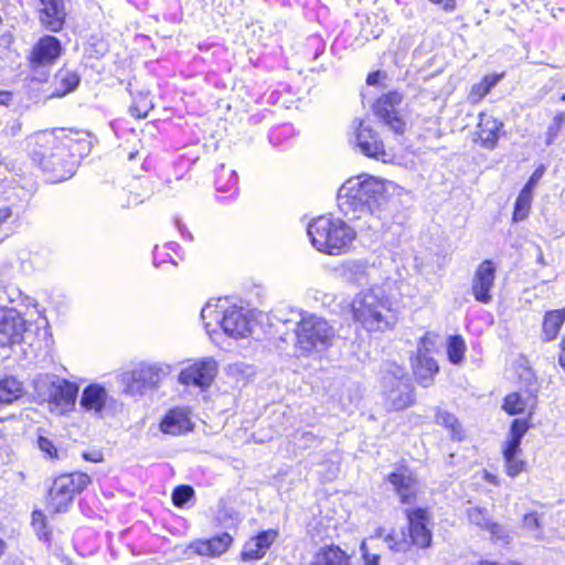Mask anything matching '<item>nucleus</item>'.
<instances>
[{"label": "nucleus", "mask_w": 565, "mask_h": 565, "mask_svg": "<svg viewBox=\"0 0 565 565\" xmlns=\"http://www.w3.org/2000/svg\"><path fill=\"white\" fill-rule=\"evenodd\" d=\"M433 347L434 342L429 338L422 337L417 343L416 353L411 356L415 381L422 387L431 386L436 374L439 372V366L431 355Z\"/></svg>", "instance_id": "nucleus-10"}, {"label": "nucleus", "mask_w": 565, "mask_h": 565, "mask_svg": "<svg viewBox=\"0 0 565 565\" xmlns=\"http://www.w3.org/2000/svg\"><path fill=\"white\" fill-rule=\"evenodd\" d=\"M83 458L86 461L100 462V461H103V454L98 450H94V451H89V452H84Z\"/></svg>", "instance_id": "nucleus-64"}, {"label": "nucleus", "mask_w": 565, "mask_h": 565, "mask_svg": "<svg viewBox=\"0 0 565 565\" xmlns=\"http://www.w3.org/2000/svg\"><path fill=\"white\" fill-rule=\"evenodd\" d=\"M195 161V158L180 154L171 162L160 163L158 178L162 181V185L169 190H173L174 181L189 180L186 177Z\"/></svg>", "instance_id": "nucleus-20"}, {"label": "nucleus", "mask_w": 565, "mask_h": 565, "mask_svg": "<svg viewBox=\"0 0 565 565\" xmlns=\"http://www.w3.org/2000/svg\"><path fill=\"white\" fill-rule=\"evenodd\" d=\"M497 267L490 259L482 260L476 268L471 280V294L476 301L488 305L492 301Z\"/></svg>", "instance_id": "nucleus-15"}, {"label": "nucleus", "mask_w": 565, "mask_h": 565, "mask_svg": "<svg viewBox=\"0 0 565 565\" xmlns=\"http://www.w3.org/2000/svg\"><path fill=\"white\" fill-rule=\"evenodd\" d=\"M337 203L349 221L365 218L370 230L399 222V200L390 194L384 180L370 174L348 179L338 190Z\"/></svg>", "instance_id": "nucleus-1"}, {"label": "nucleus", "mask_w": 565, "mask_h": 565, "mask_svg": "<svg viewBox=\"0 0 565 565\" xmlns=\"http://www.w3.org/2000/svg\"><path fill=\"white\" fill-rule=\"evenodd\" d=\"M365 266L361 263H353L348 266V271L355 275L358 280L365 277Z\"/></svg>", "instance_id": "nucleus-63"}, {"label": "nucleus", "mask_w": 565, "mask_h": 565, "mask_svg": "<svg viewBox=\"0 0 565 565\" xmlns=\"http://www.w3.org/2000/svg\"><path fill=\"white\" fill-rule=\"evenodd\" d=\"M214 319L223 329L224 333L234 338L242 339L250 334L249 320L242 308L233 306L226 310L218 311L216 306L207 302L201 310V319Z\"/></svg>", "instance_id": "nucleus-8"}, {"label": "nucleus", "mask_w": 565, "mask_h": 565, "mask_svg": "<svg viewBox=\"0 0 565 565\" xmlns=\"http://www.w3.org/2000/svg\"><path fill=\"white\" fill-rule=\"evenodd\" d=\"M170 372L171 366L169 364L141 363L125 375V381H127L126 391L131 395H141L146 390L157 386Z\"/></svg>", "instance_id": "nucleus-9"}, {"label": "nucleus", "mask_w": 565, "mask_h": 565, "mask_svg": "<svg viewBox=\"0 0 565 565\" xmlns=\"http://www.w3.org/2000/svg\"><path fill=\"white\" fill-rule=\"evenodd\" d=\"M38 447L46 459H57L58 450L54 443L44 436H39L36 440Z\"/></svg>", "instance_id": "nucleus-53"}, {"label": "nucleus", "mask_w": 565, "mask_h": 565, "mask_svg": "<svg viewBox=\"0 0 565 565\" xmlns=\"http://www.w3.org/2000/svg\"><path fill=\"white\" fill-rule=\"evenodd\" d=\"M90 482V477L84 472L58 476L49 490L50 508L55 513L66 512L75 495L82 493Z\"/></svg>", "instance_id": "nucleus-7"}, {"label": "nucleus", "mask_w": 565, "mask_h": 565, "mask_svg": "<svg viewBox=\"0 0 565 565\" xmlns=\"http://www.w3.org/2000/svg\"><path fill=\"white\" fill-rule=\"evenodd\" d=\"M171 498L177 508L192 507L195 502V491L191 486L181 484L173 489Z\"/></svg>", "instance_id": "nucleus-42"}, {"label": "nucleus", "mask_w": 565, "mask_h": 565, "mask_svg": "<svg viewBox=\"0 0 565 565\" xmlns=\"http://www.w3.org/2000/svg\"><path fill=\"white\" fill-rule=\"evenodd\" d=\"M435 422L436 424L444 426L451 434L452 439L461 440L463 438V431L461 425L455 414L436 407L435 409Z\"/></svg>", "instance_id": "nucleus-36"}, {"label": "nucleus", "mask_w": 565, "mask_h": 565, "mask_svg": "<svg viewBox=\"0 0 565 565\" xmlns=\"http://www.w3.org/2000/svg\"><path fill=\"white\" fill-rule=\"evenodd\" d=\"M543 173H544L543 168L536 169L532 173V175L530 177V179L527 180V182L525 183V185L523 186V189L521 191L533 195V190H534L536 183L539 182V180L542 178Z\"/></svg>", "instance_id": "nucleus-59"}, {"label": "nucleus", "mask_w": 565, "mask_h": 565, "mask_svg": "<svg viewBox=\"0 0 565 565\" xmlns=\"http://www.w3.org/2000/svg\"><path fill=\"white\" fill-rule=\"evenodd\" d=\"M476 134L478 136L475 140L476 142H479L484 149L493 150L498 145L500 136L504 135L503 122L491 116L481 114Z\"/></svg>", "instance_id": "nucleus-24"}, {"label": "nucleus", "mask_w": 565, "mask_h": 565, "mask_svg": "<svg viewBox=\"0 0 565 565\" xmlns=\"http://www.w3.org/2000/svg\"><path fill=\"white\" fill-rule=\"evenodd\" d=\"M217 374V364L212 358L204 359L183 369L179 374V382L183 385H193L201 388L211 386Z\"/></svg>", "instance_id": "nucleus-16"}, {"label": "nucleus", "mask_w": 565, "mask_h": 565, "mask_svg": "<svg viewBox=\"0 0 565 565\" xmlns=\"http://www.w3.org/2000/svg\"><path fill=\"white\" fill-rule=\"evenodd\" d=\"M95 498H82L78 502V509L83 515L86 518L93 519L97 515L96 502Z\"/></svg>", "instance_id": "nucleus-54"}, {"label": "nucleus", "mask_w": 565, "mask_h": 565, "mask_svg": "<svg viewBox=\"0 0 565 565\" xmlns=\"http://www.w3.org/2000/svg\"><path fill=\"white\" fill-rule=\"evenodd\" d=\"M353 320L367 332H385L397 323V311L381 288L359 292L351 303Z\"/></svg>", "instance_id": "nucleus-3"}, {"label": "nucleus", "mask_w": 565, "mask_h": 565, "mask_svg": "<svg viewBox=\"0 0 565 565\" xmlns=\"http://www.w3.org/2000/svg\"><path fill=\"white\" fill-rule=\"evenodd\" d=\"M295 349L300 356H310L328 350L335 332L328 321L316 315L302 316L295 328Z\"/></svg>", "instance_id": "nucleus-6"}, {"label": "nucleus", "mask_w": 565, "mask_h": 565, "mask_svg": "<svg viewBox=\"0 0 565 565\" xmlns=\"http://www.w3.org/2000/svg\"><path fill=\"white\" fill-rule=\"evenodd\" d=\"M215 520L220 526L225 529H234L242 521L239 513L233 507L225 504L218 507Z\"/></svg>", "instance_id": "nucleus-41"}, {"label": "nucleus", "mask_w": 565, "mask_h": 565, "mask_svg": "<svg viewBox=\"0 0 565 565\" xmlns=\"http://www.w3.org/2000/svg\"><path fill=\"white\" fill-rule=\"evenodd\" d=\"M109 126L117 138H122L128 132H134V129L128 127V121L122 118L111 120Z\"/></svg>", "instance_id": "nucleus-55"}, {"label": "nucleus", "mask_w": 565, "mask_h": 565, "mask_svg": "<svg viewBox=\"0 0 565 565\" xmlns=\"http://www.w3.org/2000/svg\"><path fill=\"white\" fill-rule=\"evenodd\" d=\"M162 19L173 24L180 23L183 20V9L180 0H166Z\"/></svg>", "instance_id": "nucleus-50"}, {"label": "nucleus", "mask_w": 565, "mask_h": 565, "mask_svg": "<svg viewBox=\"0 0 565 565\" xmlns=\"http://www.w3.org/2000/svg\"><path fill=\"white\" fill-rule=\"evenodd\" d=\"M467 516L470 523L490 532L493 539L504 540L507 536L502 526L491 521L487 509L479 507L469 508Z\"/></svg>", "instance_id": "nucleus-30"}, {"label": "nucleus", "mask_w": 565, "mask_h": 565, "mask_svg": "<svg viewBox=\"0 0 565 565\" xmlns=\"http://www.w3.org/2000/svg\"><path fill=\"white\" fill-rule=\"evenodd\" d=\"M402 100V94L393 90L382 95L373 105L374 115L397 135L405 130V121L396 113V106Z\"/></svg>", "instance_id": "nucleus-14"}, {"label": "nucleus", "mask_w": 565, "mask_h": 565, "mask_svg": "<svg viewBox=\"0 0 565 565\" xmlns=\"http://www.w3.org/2000/svg\"><path fill=\"white\" fill-rule=\"evenodd\" d=\"M214 185L218 201L235 199L238 194V175L236 171L221 163L214 171Z\"/></svg>", "instance_id": "nucleus-23"}, {"label": "nucleus", "mask_w": 565, "mask_h": 565, "mask_svg": "<svg viewBox=\"0 0 565 565\" xmlns=\"http://www.w3.org/2000/svg\"><path fill=\"white\" fill-rule=\"evenodd\" d=\"M360 553L364 565H380V555L370 553L366 541L361 543Z\"/></svg>", "instance_id": "nucleus-56"}, {"label": "nucleus", "mask_w": 565, "mask_h": 565, "mask_svg": "<svg viewBox=\"0 0 565 565\" xmlns=\"http://www.w3.org/2000/svg\"><path fill=\"white\" fill-rule=\"evenodd\" d=\"M174 224L183 239H186L189 242L193 241L191 232L186 228L185 224L179 217H174Z\"/></svg>", "instance_id": "nucleus-62"}, {"label": "nucleus", "mask_w": 565, "mask_h": 565, "mask_svg": "<svg viewBox=\"0 0 565 565\" xmlns=\"http://www.w3.org/2000/svg\"><path fill=\"white\" fill-rule=\"evenodd\" d=\"M103 542V537L93 527H79L73 535L74 548L82 556L95 554Z\"/></svg>", "instance_id": "nucleus-27"}, {"label": "nucleus", "mask_w": 565, "mask_h": 565, "mask_svg": "<svg viewBox=\"0 0 565 565\" xmlns=\"http://www.w3.org/2000/svg\"><path fill=\"white\" fill-rule=\"evenodd\" d=\"M565 322V308L548 310L545 312L542 321L541 340L543 342L554 341Z\"/></svg>", "instance_id": "nucleus-31"}, {"label": "nucleus", "mask_w": 565, "mask_h": 565, "mask_svg": "<svg viewBox=\"0 0 565 565\" xmlns=\"http://www.w3.org/2000/svg\"><path fill=\"white\" fill-rule=\"evenodd\" d=\"M31 161L51 182L72 178L79 161L90 152V141L79 132L43 130L28 138Z\"/></svg>", "instance_id": "nucleus-2"}, {"label": "nucleus", "mask_w": 565, "mask_h": 565, "mask_svg": "<svg viewBox=\"0 0 565 565\" xmlns=\"http://www.w3.org/2000/svg\"><path fill=\"white\" fill-rule=\"evenodd\" d=\"M32 527L40 541L46 543L47 545H51L52 532L47 526L46 516L42 511H33Z\"/></svg>", "instance_id": "nucleus-46"}, {"label": "nucleus", "mask_w": 565, "mask_h": 565, "mask_svg": "<svg viewBox=\"0 0 565 565\" xmlns=\"http://www.w3.org/2000/svg\"><path fill=\"white\" fill-rule=\"evenodd\" d=\"M32 398L39 403L61 408L72 409L78 394V386L53 373H40L32 380Z\"/></svg>", "instance_id": "nucleus-5"}, {"label": "nucleus", "mask_w": 565, "mask_h": 565, "mask_svg": "<svg viewBox=\"0 0 565 565\" xmlns=\"http://www.w3.org/2000/svg\"><path fill=\"white\" fill-rule=\"evenodd\" d=\"M232 542V536L224 532L207 540H195L190 543L189 550L200 556L216 557L224 554Z\"/></svg>", "instance_id": "nucleus-25"}, {"label": "nucleus", "mask_w": 565, "mask_h": 565, "mask_svg": "<svg viewBox=\"0 0 565 565\" xmlns=\"http://www.w3.org/2000/svg\"><path fill=\"white\" fill-rule=\"evenodd\" d=\"M521 448L511 450L510 447L503 448V458L505 462V472L509 477H516L525 469V461L520 459Z\"/></svg>", "instance_id": "nucleus-37"}, {"label": "nucleus", "mask_w": 565, "mask_h": 565, "mask_svg": "<svg viewBox=\"0 0 565 565\" xmlns=\"http://www.w3.org/2000/svg\"><path fill=\"white\" fill-rule=\"evenodd\" d=\"M295 129L291 124H284L273 128L268 132L269 142L278 148L285 146L294 137Z\"/></svg>", "instance_id": "nucleus-45"}, {"label": "nucleus", "mask_w": 565, "mask_h": 565, "mask_svg": "<svg viewBox=\"0 0 565 565\" xmlns=\"http://www.w3.org/2000/svg\"><path fill=\"white\" fill-rule=\"evenodd\" d=\"M356 145L360 151L370 158L384 160L386 152L379 134L364 121H360L355 132Z\"/></svg>", "instance_id": "nucleus-22"}, {"label": "nucleus", "mask_w": 565, "mask_h": 565, "mask_svg": "<svg viewBox=\"0 0 565 565\" xmlns=\"http://www.w3.org/2000/svg\"><path fill=\"white\" fill-rule=\"evenodd\" d=\"M502 407L508 414L516 415L524 411L525 403L520 394L511 393L505 396Z\"/></svg>", "instance_id": "nucleus-52"}, {"label": "nucleus", "mask_w": 565, "mask_h": 565, "mask_svg": "<svg viewBox=\"0 0 565 565\" xmlns=\"http://www.w3.org/2000/svg\"><path fill=\"white\" fill-rule=\"evenodd\" d=\"M160 429L163 434L178 436L191 430L192 425L184 413L172 409L161 420Z\"/></svg>", "instance_id": "nucleus-32"}, {"label": "nucleus", "mask_w": 565, "mask_h": 565, "mask_svg": "<svg viewBox=\"0 0 565 565\" xmlns=\"http://www.w3.org/2000/svg\"><path fill=\"white\" fill-rule=\"evenodd\" d=\"M327 42L323 36L319 33H312L307 36L303 44L305 54L311 56L312 60H317L326 51Z\"/></svg>", "instance_id": "nucleus-48"}, {"label": "nucleus", "mask_w": 565, "mask_h": 565, "mask_svg": "<svg viewBox=\"0 0 565 565\" xmlns=\"http://www.w3.org/2000/svg\"><path fill=\"white\" fill-rule=\"evenodd\" d=\"M62 54V45L53 35L42 36L33 46L29 57L32 70L50 66L56 62Z\"/></svg>", "instance_id": "nucleus-17"}, {"label": "nucleus", "mask_w": 565, "mask_h": 565, "mask_svg": "<svg viewBox=\"0 0 565 565\" xmlns=\"http://www.w3.org/2000/svg\"><path fill=\"white\" fill-rule=\"evenodd\" d=\"M529 423L523 418H515L510 427L509 439L504 447H510L511 450L521 448V440L529 429Z\"/></svg>", "instance_id": "nucleus-38"}, {"label": "nucleus", "mask_w": 565, "mask_h": 565, "mask_svg": "<svg viewBox=\"0 0 565 565\" xmlns=\"http://www.w3.org/2000/svg\"><path fill=\"white\" fill-rule=\"evenodd\" d=\"M277 537L274 530L263 531L256 536L249 539L243 546L241 558L244 562L260 559L264 557L270 545Z\"/></svg>", "instance_id": "nucleus-26"}, {"label": "nucleus", "mask_w": 565, "mask_h": 565, "mask_svg": "<svg viewBox=\"0 0 565 565\" xmlns=\"http://www.w3.org/2000/svg\"><path fill=\"white\" fill-rule=\"evenodd\" d=\"M107 392L99 384H89L83 391L81 406L86 411L102 412L106 405Z\"/></svg>", "instance_id": "nucleus-33"}, {"label": "nucleus", "mask_w": 565, "mask_h": 565, "mask_svg": "<svg viewBox=\"0 0 565 565\" xmlns=\"http://www.w3.org/2000/svg\"><path fill=\"white\" fill-rule=\"evenodd\" d=\"M386 481L393 487L401 503L408 504L415 501L418 490V480L415 472L405 463L396 465L394 471L387 475Z\"/></svg>", "instance_id": "nucleus-13"}, {"label": "nucleus", "mask_w": 565, "mask_h": 565, "mask_svg": "<svg viewBox=\"0 0 565 565\" xmlns=\"http://www.w3.org/2000/svg\"><path fill=\"white\" fill-rule=\"evenodd\" d=\"M23 383L12 375L0 380V403L11 404L23 395Z\"/></svg>", "instance_id": "nucleus-35"}, {"label": "nucleus", "mask_w": 565, "mask_h": 565, "mask_svg": "<svg viewBox=\"0 0 565 565\" xmlns=\"http://www.w3.org/2000/svg\"><path fill=\"white\" fill-rule=\"evenodd\" d=\"M309 565H351L350 556L337 545L321 546Z\"/></svg>", "instance_id": "nucleus-29"}, {"label": "nucleus", "mask_w": 565, "mask_h": 565, "mask_svg": "<svg viewBox=\"0 0 565 565\" xmlns=\"http://www.w3.org/2000/svg\"><path fill=\"white\" fill-rule=\"evenodd\" d=\"M565 125V111L557 113L550 126L547 127L546 131V145H552L555 140V138L558 136L559 131L563 129Z\"/></svg>", "instance_id": "nucleus-51"}, {"label": "nucleus", "mask_w": 565, "mask_h": 565, "mask_svg": "<svg viewBox=\"0 0 565 565\" xmlns=\"http://www.w3.org/2000/svg\"><path fill=\"white\" fill-rule=\"evenodd\" d=\"M466 342L461 335H452L448 340L447 354L452 364H459L465 359Z\"/></svg>", "instance_id": "nucleus-47"}, {"label": "nucleus", "mask_w": 565, "mask_h": 565, "mask_svg": "<svg viewBox=\"0 0 565 565\" xmlns=\"http://www.w3.org/2000/svg\"><path fill=\"white\" fill-rule=\"evenodd\" d=\"M384 405L390 412H399L413 406L416 402L415 387L412 380L382 392Z\"/></svg>", "instance_id": "nucleus-21"}, {"label": "nucleus", "mask_w": 565, "mask_h": 565, "mask_svg": "<svg viewBox=\"0 0 565 565\" xmlns=\"http://www.w3.org/2000/svg\"><path fill=\"white\" fill-rule=\"evenodd\" d=\"M25 331V321L13 309L0 310V345L11 347L19 343Z\"/></svg>", "instance_id": "nucleus-19"}, {"label": "nucleus", "mask_w": 565, "mask_h": 565, "mask_svg": "<svg viewBox=\"0 0 565 565\" xmlns=\"http://www.w3.org/2000/svg\"><path fill=\"white\" fill-rule=\"evenodd\" d=\"M384 542L388 550L394 553H405L411 548L405 530H402L401 532H396L395 530L387 532L384 536Z\"/></svg>", "instance_id": "nucleus-40"}, {"label": "nucleus", "mask_w": 565, "mask_h": 565, "mask_svg": "<svg viewBox=\"0 0 565 565\" xmlns=\"http://www.w3.org/2000/svg\"><path fill=\"white\" fill-rule=\"evenodd\" d=\"M377 376L382 392L393 387L395 384L397 385L411 380L406 369L391 360H385L380 364Z\"/></svg>", "instance_id": "nucleus-28"}, {"label": "nucleus", "mask_w": 565, "mask_h": 565, "mask_svg": "<svg viewBox=\"0 0 565 565\" xmlns=\"http://www.w3.org/2000/svg\"><path fill=\"white\" fill-rule=\"evenodd\" d=\"M172 263L175 265V262L173 260L172 256L166 252L160 250L158 246L153 248L152 253V264L154 267H160L164 263Z\"/></svg>", "instance_id": "nucleus-57"}, {"label": "nucleus", "mask_w": 565, "mask_h": 565, "mask_svg": "<svg viewBox=\"0 0 565 565\" xmlns=\"http://www.w3.org/2000/svg\"><path fill=\"white\" fill-rule=\"evenodd\" d=\"M56 88L51 94L52 97H63L75 90L81 82V76L71 70H60L55 74Z\"/></svg>", "instance_id": "nucleus-34"}, {"label": "nucleus", "mask_w": 565, "mask_h": 565, "mask_svg": "<svg viewBox=\"0 0 565 565\" xmlns=\"http://www.w3.org/2000/svg\"><path fill=\"white\" fill-rule=\"evenodd\" d=\"M120 541L132 555L150 554L160 546V537L152 534L149 527L141 522H137L122 531Z\"/></svg>", "instance_id": "nucleus-11"}, {"label": "nucleus", "mask_w": 565, "mask_h": 565, "mask_svg": "<svg viewBox=\"0 0 565 565\" xmlns=\"http://www.w3.org/2000/svg\"><path fill=\"white\" fill-rule=\"evenodd\" d=\"M356 41V38L351 31V24L348 22L344 23L343 29L340 31V33L337 35L334 41L332 42L330 46V52L333 55H339V53L354 44Z\"/></svg>", "instance_id": "nucleus-43"}, {"label": "nucleus", "mask_w": 565, "mask_h": 565, "mask_svg": "<svg viewBox=\"0 0 565 565\" xmlns=\"http://www.w3.org/2000/svg\"><path fill=\"white\" fill-rule=\"evenodd\" d=\"M532 194L520 191L515 203L512 220L518 223L527 218L532 204Z\"/></svg>", "instance_id": "nucleus-49"}, {"label": "nucleus", "mask_w": 565, "mask_h": 565, "mask_svg": "<svg viewBox=\"0 0 565 565\" xmlns=\"http://www.w3.org/2000/svg\"><path fill=\"white\" fill-rule=\"evenodd\" d=\"M311 244L329 255H340L349 248L355 238V231L343 220L319 216L307 228Z\"/></svg>", "instance_id": "nucleus-4"}, {"label": "nucleus", "mask_w": 565, "mask_h": 565, "mask_svg": "<svg viewBox=\"0 0 565 565\" xmlns=\"http://www.w3.org/2000/svg\"><path fill=\"white\" fill-rule=\"evenodd\" d=\"M152 100L148 93H138L129 106V114L138 119L146 118L152 109Z\"/></svg>", "instance_id": "nucleus-39"}, {"label": "nucleus", "mask_w": 565, "mask_h": 565, "mask_svg": "<svg viewBox=\"0 0 565 565\" xmlns=\"http://www.w3.org/2000/svg\"><path fill=\"white\" fill-rule=\"evenodd\" d=\"M407 519L406 535L409 545L427 548L431 544V532L428 529L429 513L424 508L405 509Z\"/></svg>", "instance_id": "nucleus-12"}, {"label": "nucleus", "mask_w": 565, "mask_h": 565, "mask_svg": "<svg viewBox=\"0 0 565 565\" xmlns=\"http://www.w3.org/2000/svg\"><path fill=\"white\" fill-rule=\"evenodd\" d=\"M291 437L294 445L301 450L317 447L321 444L322 440V437L319 434H315L311 430L298 429L292 434Z\"/></svg>", "instance_id": "nucleus-44"}, {"label": "nucleus", "mask_w": 565, "mask_h": 565, "mask_svg": "<svg viewBox=\"0 0 565 565\" xmlns=\"http://www.w3.org/2000/svg\"><path fill=\"white\" fill-rule=\"evenodd\" d=\"M502 78L503 74H489L483 76L481 83L484 86L486 92H490Z\"/></svg>", "instance_id": "nucleus-61"}, {"label": "nucleus", "mask_w": 565, "mask_h": 565, "mask_svg": "<svg viewBox=\"0 0 565 565\" xmlns=\"http://www.w3.org/2000/svg\"><path fill=\"white\" fill-rule=\"evenodd\" d=\"M523 526L529 531H540L541 523L536 512L527 513L523 516Z\"/></svg>", "instance_id": "nucleus-58"}, {"label": "nucleus", "mask_w": 565, "mask_h": 565, "mask_svg": "<svg viewBox=\"0 0 565 565\" xmlns=\"http://www.w3.org/2000/svg\"><path fill=\"white\" fill-rule=\"evenodd\" d=\"M38 1L39 21L41 25L50 32H60L63 30L67 17L65 0Z\"/></svg>", "instance_id": "nucleus-18"}, {"label": "nucleus", "mask_w": 565, "mask_h": 565, "mask_svg": "<svg viewBox=\"0 0 565 565\" xmlns=\"http://www.w3.org/2000/svg\"><path fill=\"white\" fill-rule=\"evenodd\" d=\"M198 49L201 52H207L210 50H213V55H216L218 53H223V47L217 42L206 39L205 41H202L198 44Z\"/></svg>", "instance_id": "nucleus-60"}]
</instances>
